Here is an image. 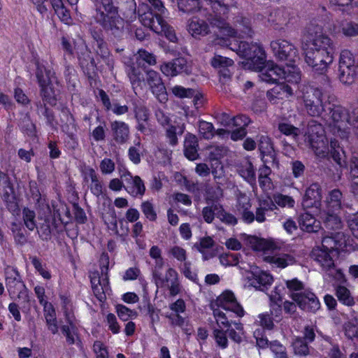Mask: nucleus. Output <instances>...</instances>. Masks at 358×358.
Here are the masks:
<instances>
[{
    "instance_id": "f257e3e1",
    "label": "nucleus",
    "mask_w": 358,
    "mask_h": 358,
    "mask_svg": "<svg viewBox=\"0 0 358 358\" xmlns=\"http://www.w3.org/2000/svg\"><path fill=\"white\" fill-rule=\"evenodd\" d=\"M303 38L309 44L305 52V61L313 71L320 76L324 85H329V79L325 75L329 65L333 62L336 45L332 39L323 33L318 24H309L305 29Z\"/></svg>"
},
{
    "instance_id": "f03ea898",
    "label": "nucleus",
    "mask_w": 358,
    "mask_h": 358,
    "mask_svg": "<svg viewBox=\"0 0 358 358\" xmlns=\"http://www.w3.org/2000/svg\"><path fill=\"white\" fill-rule=\"evenodd\" d=\"M96 22L116 38L122 37L124 21L119 15L120 9L113 0H96Z\"/></svg>"
},
{
    "instance_id": "7ed1b4c3",
    "label": "nucleus",
    "mask_w": 358,
    "mask_h": 358,
    "mask_svg": "<svg viewBox=\"0 0 358 358\" xmlns=\"http://www.w3.org/2000/svg\"><path fill=\"white\" fill-rule=\"evenodd\" d=\"M229 48L240 57L245 59L244 66L253 71H261L266 62V56L263 47L256 43H249L234 39L229 44Z\"/></svg>"
},
{
    "instance_id": "20e7f679",
    "label": "nucleus",
    "mask_w": 358,
    "mask_h": 358,
    "mask_svg": "<svg viewBox=\"0 0 358 358\" xmlns=\"http://www.w3.org/2000/svg\"><path fill=\"white\" fill-rule=\"evenodd\" d=\"M201 3L204 6V18L212 27L226 28V18L236 7L234 0H201Z\"/></svg>"
},
{
    "instance_id": "39448f33",
    "label": "nucleus",
    "mask_w": 358,
    "mask_h": 358,
    "mask_svg": "<svg viewBox=\"0 0 358 358\" xmlns=\"http://www.w3.org/2000/svg\"><path fill=\"white\" fill-rule=\"evenodd\" d=\"M259 71L262 72L260 79L268 83H277L280 79L285 82L297 83L301 80L299 69L281 67L272 62H265Z\"/></svg>"
},
{
    "instance_id": "423d86ee",
    "label": "nucleus",
    "mask_w": 358,
    "mask_h": 358,
    "mask_svg": "<svg viewBox=\"0 0 358 358\" xmlns=\"http://www.w3.org/2000/svg\"><path fill=\"white\" fill-rule=\"evenodd\" d=\"M147 6L139 8V20L143 26L150 28L157 34L164 36L170 42L176 43L178 41L174 29L159 15L154 14L150 10L143 12Z\"/></svg>"
},
{
    "instance_id": "0eeeda50",
    "label": "nucleus",
    "mask_w": 358,
    "mask_h": 358,
    "mask_svg": "<svg viewBox=\"0 0 358 358\" xmlns=\"http://www.w3.org/2000/svg\"><path fill=\"white\" fill-rule=\"evenodd\" d=\"M304 108L312 117H319L327 112L328 101L322 100V89L313 85L304 86L301 90Z\"/></svg>"
},
{
    "instance_id": "6e6552de",
    "label": "nucleus",
    "mask_w": 358,
    "mask_h": 358,
    "mask_svg": "<svg viewBox=\"0 0 358 358\" xmlns=\"http://www.w3.org/2000/svg\"><path fill=\"white\" fill-rule=\"evenodd\" d=\"M4 275L6 286L10 296L17 295L19 299L28 303L29 301V291L17 269L7 266L4 269Z\"/></svg>"
},
{
    "instance_id": "1a4fd4ad",
    "label": "nucleus",
    "mask_w": 358,
    "mask_h": 358,
    "mask_svg": "<svg viewBox=\"0 0 358 358\" xmlns=\"http://www.w3.org/2000/svg\"><path fill=\"white\" fill-rule=\"evenodd\" d=\"M271 48L277 59L286 62L287 67L298 69L296 66V62L299 59L298 50L292 43L278 39L271 43Z\"/></svg>"
},
{
    "instance_id": "9d476101",
    "label": "nucleus",
    "mask_w": 358,
    "mask_h": 358,
    "mask_svg": "<svg viewBox=\"0 0 358 358\" xmlns=\"http://www.w3.org/2000/svg\"><path fill=\"white\" fill-rule=\"evenodd\" d=\"M227 19L228 17L226 18V28H212L217 29L220 34L227 36H236L239 35L242 37H251L252 36L253 31L252 29L251 20L250 18L243 16L242 14H238L233 18L234 27H232L227 22Z\"/></svg>"
},
{
    "instance_id": "9b49d317",
    "label": "nucleus",
    "mask_w": 358,
    "mask_h": 358,
    "mask_svg": "<svg viewBox=\"0 0 358 358\" xmlns=\"http://www.w3.org/2000/svg\"><path fill=\"white\" fill-rule=\"evenodd\" d=\"M322 248L314 249L312 251V257L322 268V269L331 270L334 266V262L330 256V252L336 250V245L334 242V234L326 236L322 241Z\"/></svg>"
},
{
    "instance_id": "f8f14e48",
    "label": "nucleus",
    "mask_w": 358,
    "mask_h": 358,
    "mask_svg": "<svg viewBox=\"0 0 358 358\" xmlns=\"http://www.w3.org/2000/svg\"><path fill=\"white\" fill-rule=\"evenodd\" d=\"M146 73V83L155 96L162 103H166L168 101V94L164 83L160 74L154 70H148Z\"/></svg>"
},
{
    "instance_id": "ddd939ff",
    "label": "nucleus",
    "mask_w": 358,
    "mask_h": 358,
    "mask_svg": "<svg viewBox=\"0 0 358 358\" xmlns=\"http://www.w3.org/2000/svg\"><path fill=\"white\" fill-rule=\"evenodd\" d=\"M291 297L299 307L306 312L315 313L320 308V302L312 292L292 293Z\"/></svg>"
},
{
    "instance_id": "4468645a",
    "label": "nucleus",
    "mask_w": 358,
    "mask_h": 358,
    "mask_svg": "<svg viewBox=\"0 0 358 358\" xmlns=\"http://www.w3.org/2000/svg\"><path fill=\"white\" fill-rule=\"evenodd\" d=\"M257 143L262 162L271 163V166H278V161L271 138L267 135H259Z\"/></svg>"
},
{
    "instance_id": "2eb2a0df",
    "label": "nucleus",
    "mask_w": 358,
    "mask_h": 358,
    "mask_svg": "<svg viewBox=\"0 0 358 358\" xmlns=\"http://www.w3.org/2000/svg\"><path fill=\"white\" fill-rule=\"evenodd\" d=\"M215 304L225 310L234 313L238 317H243L245 311L243 307L238 303L234 293L231 291H225L219 296Z\"/></svg>"
},
{
    "instance_id": "dca6fc26",
    "label": "nucleus",
    "mask_w": 358,
    "mask_h": 358,
    "mask_svg": "<svg viewBox=\"0 0 358 358\" xmlns=\"http://www.w3.org/2000/svg\"><path fill=\"white\" fill-rule=\"evenodd\" d=\"M134 113L136 121V130L142 134L146 136L151 135L154 131L150 122L148 109L144 106H135Z\"/></svg>"
},
{
    "instance_id": "f3484780",
    "label": "nucleus",
    "mask_w": 358,
    "mask_h": 358,
    "mask_svg": "<svg viewBox=\"0 0 358 358\" xmlns=\"http://www.w3.org/2000/svg\"><path fill=\"white\" fill-rule=\"evenodd\" d=\"M327 112L325 115H329L334 122L335 126L339 129L341 127L348 122L350 124V112H348L344 107L339 104H335L328 101Z\"/></svg>"
},
{
    "instance_id": "a211bd4d",
    "label": "nucleus",
    "mask_w": 358,
    "mask_h": 358,
    "mask_svg": "<svg viewBox=\"0 0 358 358\" xmlns=\"http://www.w3.org/2000/svg\"><path fill=\"white\" fill-rule=\"evenodd\" d=\"M121 179L124 181V189L132 196H143L145 194V187L139 176L133 177L130 172L127 171L121 175Z\"/></svg>"
},
{
    "instance_id": "6ab92c4d",
    "label": "nucleus",
    "mask_w": 358,
    "mask_h": 358,
    "mask_svg": "<svg viewBox=\"0 0 358 358\" xmlns=\"http://www.w3.org/2000/svg\"><path fill=\"white\" fill-rule=\"evenodd\" d=\"M246 278L248 281L249 286L253 287L257 289L262 290L263 287H266L271 285L273 277L269 273L260 271L257 267L253 268L252 271L247 272Z\"/></svg>"
},
{
    "instance_id": "aec40b11",
    "label": "nucleus",
    "mask_w": 358,
    "mask_h": 358,
    "mask_svg": "<svg viewBox=\"0 0 358 358\" xmlns=\"http://www.w3.org/2000/svg\"><path fill=\"white\" fill-rule=\"evenodd\" d=\"M210 27L211 25L206 18L203 20L196 16L190 18L187 24L188 32L195 38L210 34Z\"/></svg>"
},
{
    "instance_id": "412c9836",
    "label": "nucleus",
    "mask_w": 358,
    "mask_h": 358,
    "mask_svg": "<svg viewBox=\"0 0 358 358\" xmlns=\"http://www.w3.org/2000/svg\"><path fill=\"white\" fill-rule=\"evenodd\" d=\"M321 188L317 183H313L306 189L302 205L306 208H318L321 204Z\"/></svg>"
},
{
    "instance_id": "4be33fe9",
    "label": "nucleus",
    "mask_w": 358,
    "mask_h": 358,
    "mask_svg": "<svg viewBox=\"0 0 358 358\" xmlns=\"http://www.w3.org/2000/svg\"><path fill=\"white\" fill-rule=\"evenodd\" d=\"M160 69L167 76H175L178 73L187 72V62L183 57L176 58L171 62L162 64Z\"/></svg>"
},
{
    "instance_id": "5701e85b",
    "label": "nucleus",
    "mask_w": 358,
    "mask_h": 358,
    "mask_svg": "<svg viewBox=\"0 0 358 358\" xmlns=\"http://www.w3.org/2000/svg\"><path fill=\"white\" fill-rule=\"evenodd\" d=\"M292 95V88L284 82L276 84L266 92L267 99L273 104L277 103L278 100L287 99Z\"/></svg>"
},
{
    "instance_id": "b1692460",
    "label": "nucleus",
    "mask_w": 358,
    "mask_h": 358,
    "mask_svg": "<svg viewBox=\"0 0 358 358\" xmlns=\"http://www.w3.org/2000/svg\"><path fill=\"white\" fill-rule=\"evenodd\" d=\"M183 148L184 155L189 160L194 161L199 158V141L194 134L189 132L185 134Z\"/></svg>"
},
{
    "instance_id": "393cba45",
    "label": "nucleus",
    "mask_w": 358,
    "mask_h": 358,
    "mask_svg": "<svg viewBox=\"0 0 358 358\" xmlns=\"http://www.w3.org/2000/svg\"><path fill=\"white\" fill-rule=\"evenodd\" d=\"M327 203L329 211L335 212L344 208H351V206L345 202L343 193L339 189H334L329 192Z\"/></svg>"
},
{
    "instance_id": "a878e982",
    "label": "nucleus",
    "mask_w": 358,
    "mask_h": 358,
    "mask_svg": "<svg viewBox=\"0 0 358 358\" xmlns=\"http://www.w3.org/2000/svg\"><path fill=\"white\" fill-rule=\"evenodd\" d=\"M215 245V243L210 236H205L194 243V248L202 254L203 259L206 261L216 256L217 252L214 250Z\"/></svg>"
},
{
    "instance_id": "bb28decb",
    "label": "nucleus",
    "mask_w": 358,
    "mask_h": 358,
    "mask_svg": "<svg viewBox=\"0 0 358 358\" xmlns=\"http://www.w3.org/2000/svg\"><path fill=\"white\" fill-rule=\"evenodd\" d=\"M113 140L118 144L125 143L129 137V127L124 122L114 121L110 124Z\"/></svg>"
},
{
    "instance_id": "cd10ccee",
    "label": "nucleus",
    "mask_w": 358,
    "mask_h": 358,
    "mask_svg": "<svg viewBox=\"0 0 358 358\" xmlns=\"http://www.w3.org/2000/svg\"><path fill=\"white\" fill-rule=\"evenodd\" d=\"M4 182L6 184V189L3 192L2 199L5 202L7 209L10 213L13 214L17 213L20 211V208L13 186L8 178H6Z\"/></svg>"
},
{
    "instance_id": "c85d7f7f",
    "label": "nucleus",
    "mask_w": 358,
    "mask_h": 358,
    "mask_svg": "<svg viewBox=\"0 0 358 358\" xmlns=\"http://www.w3.org/2000/svg\"><path fill=\"white\" fill-rule=\"evenodd\" d=\"M250 199L245 194L238 197L236 206V210L241 215L243 220L246 223H252L255 220V214L250 210Z\"/></svg>"
},
{
    "instance_id": "c756f323",
    "label": "nucleus",
    "mask_w": 358,
    "mask_h": 358,
    "mask_svg": "<svg viewBox=\"0 0 358 358\" xmlns=\"http://www.w3.org/2000/svg\"><path fill=\"white\" fill-rule=\"evenodd\" d=\"M36 77L37 78L39 87L42 86V82L44 85L58 83L55 71L51 69H46L44 65L40 64L38 62L36 63Z\"/></svg>"
},
{
    "instance_id": "7c9ffc66",
    "label": "nucleus",
    "mask_w": 358,
    "mask_h": 358,
    "mask_svg": "<svg viewBox=\"0 0 358 358\" xmlns=\"http://www.w3.org/2000/svg\"><path fill=\"white\" fill-rule=\"evenodd\" d=\"M289 13L284 8H277L271 12L268 22L275 29H282L289 22Z\"/></svg>"
},
{
    "instance_id": "2f4dec72",
    "label": "nucleus",
    "mask_w": 358,
    "mask_h": 358,
    "mask_svg": "<svg viewBox=\"0 0 358 358\" xmlns=\"http://www.w3.org/2000/svg\"><path fill=\"white\" fill-rule=\"evenodd\" d=\"M178 9L185 13H199L204 17V6L201 0H177Z\"/></svg>"
},
{
    "instance_id": "473e14b6",
    "label": "nucleus",
    "mask_w": 358,
    "mask_h": 358,
    "mask_svg": "<svg viewBox=\"0 0 358 358\" xmlns=\"http://www.w3.org/2000/svg\"><path fill=\"white\" fill-rule=\"evenodd\" d=\"M320 219L326 229L336 231L342 229L343 224L341 217L334 212L324 211L321 213Z\"/></svg>"
},
{
    "instance_id": "72a5a7b5",
    "label": "nucleus",
    "mask_w": 358,
    "mask_h": 358,
    "mask_svg": "<svg viewBox=\"0 0 358 358\" xmlns=\"http://www.w3.org/2000/svg\"><path fill=\"white\" fill-rule=\"evenodd\" d=\"M301 229L308 233L317 232L320 229V222L310 213H302L299 217Z\"/></svg>"
},
{
    "instance_id": "f704fd0d",
    "label": "nucleus",
    "mask_w": 358,
    "mask_h": 358,
    "mask_svg": "<svg viewBox=\"0 0 358 358\" xmlns=\"http://www.w3.org/2000/svg\"><path fill=\"white\" fill-rule=\"evenodd\" d=\"M36 228L39 237L44 241H48L56 228V220L55 218L45 217Z\"/></svg>"
},
{
    "instance_id": "c9c22d12",
    "label": "nucleus",
    "mask_w": 358,
    "mask_h": 358,
    "mask_svg": "<svg viewBox=\"0 0 358 358\" xmlns=\"http://www.w3.org/2000/svg\"><path fill=\"white\" fill-rule=\"evenodd\" d=\"M348 180L350 182V192L358 199V158L352 156L350 161Z\"/></svg>"
},
{
    "instance_id": "e433bc0d",
    "label": "nucleus",
    "mask_w": 358,
    "mask_h": 358,
    "mask_svg": "<svg viewBox=\"0 0 358 358\" xmlns=\"http://www.w3.org/2000/svg\"><path fill=\"white\" fill-rule=\"evenodd\" d=\"M185 131V123L171 124L165 127V136L169 144L176 146L178 144V135L181 136Z\"/></svg>"
},
{
    "instance_id": "4c0bfd02",
    "label": "nucleus",
    "mask_w": 358,
    "mask_h": 358,
    "mask_svg": "<svg viewBox=\"0 0 358 358\" xmlns=\"http://www.w3.org/2000/svg\"><path fill=\"white\" fill-rule=\"evenodd\" d=\"M292 347L294 354L301 357L310 355L314 352V348L310 345V343L301 338V336H296L294 338Z\"/></svg>"
},
{
    "instance_id": "58836bf2",
    "label": "nucleus",
    "mask_w": 358,
    "mask_h": 358,
    "mask_svg": "<svg viewBox=\"0 0 358 358\" xmlns=\"http://www.w3.org/2000/svg\"><path fill=\"white\" fill-rule=\"evenodd\" d=\"M338 78L340 81L344 84H352L358 73V59L357 60L356 66L346 67L345 66L338 67Z\"/></svg>"
},
{
    "instance_id": "ea45409f",
    "label": "nucleus",
    "mask_w": 358,
    "mask_h": 358,
    "mask_svg": "<svg viewBox=\"0 0 358 358\" xmlns=\"http://www.w3.org/2000/svg\"><path fill=\"white\" fill-rule=\"evenodd\" d=\"M119 6L120 13L125 18L136 17V4L134 0H113Z\"/></svg>"
},
{
    "instance_id": "a19ab883",
    "label": "nucleus",
    "mask_w": 358,
    "mask_h": 358,
    "mask_svg": "<svg viewBox=\"0 0 358 358\" xmlns=\"http://www.w3.org/2000/svg\"><path fill=\"white\" fill-rule=\"evenodd\" d=\"M127 76L136 94L137 90H142V83L144 81V77L141 70L134 66H130L127 71Z\"/></svg>"
},
{
    "instance_id": "79ce46f5",
    "label": "nucleus",
    "mask_w": 358,
    "mask_h": 358,
    "mask_svg": "<svg viewBox=\"0 0 358 358\" xmlns=\"http://www.w3.org/2000/svg\"><path fill=\"white\" fill-rule=\"evenodd\" d=\"M40 87L39 94L44 102L48 103L50 106H54L57 104V95L54 89V84L44 85Z\"/></svg>"
},
{
    "instance_id": "37998d69",
    "label": "nucleus",
    "mask_w": 358,
    "mask_h": 358,
    "mask_svg": "<svg viewBox=\"0 0 358 358\" xmlns=\"http://www.w3.org/2000/svg\"><path fill=\"white\" fill-rule=\"evenodd\" d=\"M264 259L266 262L273 264L276 265L277 267L282 268L294 263V258L287 254H283L282 255L266 256L264 257Z\"/></svg>"
},
{
    "instance_id": "c03bdc74",
    "label": "nucleus",
    "mask_w": 358,
    "mask_h": 358,
    "mask_svg": "<svg viewBox=\"0 0 358 358\" xmlns=\"http://www.w3.org/2000/svg\"><path fill=\"white\" fill-rule=\"evenodd\" d=\"M64 115L66 117V122L62 125V130L64 131L71 140H74L76 133L77 131L76 124L73 115L68 110L63 111Z\"/></svg>"
},
{
    "instance_id": "a18cd8bd",
    "label": "nucleus",
    "mask_w": 358,
    "mask_h": 358,
    "mask_svg": "<svg viewBox=\"0 0 358 358\" xmlns=\"http://www.w3.org/2000/svg\"><path fill=\"white\" fill-rule=\"evenodd\" d=\"M165 317L169 320V324L171 327H179L184 331L185 334H191L189 332V329L187 327L188 321L180 314L166 313Z\"/></svg>"
},
{
    "instance_id": "49530a36",
    "label": "nucleus",
    "mask_w": 358,
    "mask_h": 358,
    "mask_svg": "<svg viewBox=\"0 0 358 358\" xmlns=\"http://www.w3.org/2000/svg\"><path fill=\"white\" fill-rule=\"evenodd\" d=\"M87 175L91 179L90 190L94 196L99 197L103 194L102 183L93 169L91 168L88 170Z\"/></svg>"
},
{
    "instance_id": "de8ad7c7",
    "label": "nucleus",
    "mask_w": 358,
    "mask_h": 358,
    "mask_svg": "<svg viewBox=\"0 0 358 358\" xmlns=\"http://www.w3.org/2000/svg\"><path fill=\"white\" fill-rule=\"evenodd\" d=\"M215 210H217V217L223 223L230 225H235L237 224L238 220L236 217L234 215L226 212L221 204L215 203Z\"/></svg>"
},
{
    "instance_id": "09e8293b",
    "label": "nucleus",
    "mask_w": 358,
    "mask_h": 358,
    "mask_svg": "<svg viewBox=\"0 0 358 358\" xmlns=\"http://www.w3.org/2000/svg\"><path fill=\"white\" fill-rule=\"evenodd\" d=\"M30 194L31 197L35 202V205L39 208L48 206L45 196H43L38 187V185L35 181H31L29 182Z\"/></svg>"
},
{
    "instance_id": "8fccbe9b",
    "label": "nucleus",
    "mask_w": 358,
    "mask_h": 358,
    "mask_svg": "<svg viewBox=\"0 0 358 358\" xmlns=\"http://www.w3.org/2000/svg\"><path fill=\"white\" fill-rule=\"evenodd\" d=\"M341 31L346 38L358 36V23L354 21H343L341 22Z\"/></svg>"
},
{
    "instance_id": "3c124183",
    "label": "nucleus",
    "mask_w": 358,
    "mask_h": 358,
    "mask_svg": "<svg viewBox=\"0 0 358 358\" xmlns=\"http://www.w3.org/2000/svg\"><path fill=\"white\" fill-rule=\"evenodd\" d=\"M270 315L278 322L280 320L282 314V299L280 295L271 296Z\"/></svg>"
},
{
    "instance_id": "603ef678",
    "label": "nucleus",
    "mask_w": 358,
    "mask_h": 358,
    "mask_svg": "<svg viewBox=\"0 0 358 358\" xmlns=\"http://www.w3.org/2000/svg\"><path fill=\"white\" fill-rule=\"evenodd\" d=\"M278 129L281 134L291 136L294 140H296L301 134V129L287 122H279Z\"/></svg>"
},
{
    "instance_id": "864d4df0",
    "label": "nucleus",
    "mask_w": 358,
    "mask_h": 358,
    "mask_svg": "<svg viewBox=\"0 0 358 358\" xmlns=\"http://www.w3.org/2000/svg\"><path fill=\"white\" fill-rule=\"evenodd\" d=\"M336 296L340 302L346 306H352L355 303L350 290L344 286L339 285L336 287Z\"/></svg>"
},
{
    "instance_id": "5fc2aeb1",
    "label": "nucleus",
    "mask_w": 358,
    "mask_h": 358,
    "mask_svg": "<svg viewBox=\"0 0 358 358\" xmlns=\"http://www.w3.org/2000/svg\"><path fill=\"white\" fill-rule=\"evenodd\" d=\"M20 127L23 133L28 136L32 137L36 136V126L31 121L30 116L25 115L20 120Z\"/></svg>"
},
{
    "instance_id": "6e6d98bb",
    "label": "nucleus",
    "mask_w": 358,
    "mask_h": 358,
    "mask_svg": "<svg viewBox=\"0 0 358 358\" xmlns=\"http://www.w3.org/2000/svg\"><path fill=\"white\" fill-rule=\"evenodd\" d=\"M344 219L352 235L358 239V212L352 213H345Z\"/></svg>"
},
{
    "instance_id": "4d7b16f0",
    "label": "nucleus",
    "mask_w": 358,
    "mask_h": 358,
    "mask_svg": "<svg viewBox=\"0 0 358 358\" xmlns=\"http://www.w3.org/2000/svg\"><path fill=\"white\" fill-rule=\"evenodd\" d=\"M199 131L200 135L207 140L211 139L215 136V132L213 124L204 120L199 122Z\"/></svg>"
},
{
    "instance_id": "13d9d810",
    "label": "nucleus",
    "mask_w": 358,
    "mask_h": 358,
    "mask_svg": "<svg viewBox=\"0 0 358 358\" xmlns=\"http://www.w3.org/2000/svg\"><path fill=\"white\" fill-rule=\"evenodd\" d=\"M24 229L20 224L13 222L12 224V231L14 234V239L17 244L24 245L27 243V236L24 233Z\"/></svg>"
},
{
    "instance_id": "bf43d9fd",
    "label": "nucleus",
    "mask_w": 358,
    "mask_h": 358,
    "mask_svg": "<svg viewBox=\"0 0 358 358\" xmlns=\"http://www.w3.org/2000/svg\"><path fill=\"white\" fill-rule=\"evenodd\" d=\"M240 174L248 182L252 184L256 182L255 170L250 162H247L239 170Z\"/></svg>"
},
{
    "instance_id": "052dcab7",
    "label": "nucleus",
    "mask_w": 358,
    "mask_h": 358,
    "mask_svg": "<svg viewBox=\"0 0 358 358\" xmlns=\"http://www.w3.org/2000/svg\"><path fill=\"white\" fill-rule=\"evenodd\" d=\"M143 310L145 311L146 314L149 315L151 327L155 330V324L159 321V313L160 310L157 309L149 301H148L146 304L143 306Z\"/></svg>"
},
{
    "instance_id": "680f3d73",
    "label": "nucleus",
    "mask_w": 358,
    "mask_h": 358,
    "mask_svg": "<svg viewBox=\"0 0 358 358\" xmlns=\"http://www.w3.org/2000/svg\"><path fill=\"white\" fill-rule=\"evenodd\" d=\"M213 338L217 345L224 349L228 346V339L227 330H224L222 327L215 328L213 329Z\"/></svg>"
},
{
    "instance_id": "e2e57ef3",
    "label": "nucleus",
    "mask_w": 358,
    "mask_h": 358,
    "mask_svg": "<svg viewBox=\"0 0 358 358\" xmlns=\"http://www.w3.org/2000/svg\"><path fill=\"white\" fill-rule=\"evenodd\" d=\"M273 199L275 206L278 205L282 208H293L295 204V201L292 196L284 195L282 194H275L273 196Z\"/></svg>"
},
{
    "instance_id": "0e129e2a",
    "label": "nucleus",
    "mask_w": 358,
    "mask_h": 358,
    "mask_svg": "<svg viewBox=\"0 0 358 358\" xmlns=\"http://www.w3.org/2000/svg\"><path fill=\"white\" fill-rule=\"evenodd\" d=\"M211 65L215 68H218L220 70L226 67H233L234 65V61L228 57H222L219 55H215L211 59Z\"/></svg>"
},
{
    "instance_id": "69168bd1",
    "label": "nucleus",
    "mask_w": 358,
    "mask_h": 358,
    "mask_svg": "<svg viewBox=\"0 0 358 358\" xmlns=\"http://www.w3.org/2000/svg\"><path fill=\"white\" fill-rule=\"evenodd\" d=\"M241 255L239 253H225L220 256L221 264L225 266H236L239 263Z\"/></svg>"
},
{
    "instance_id": "338daca9",
    "label": "nucleus",
    "mask_w": 358,
    "mask_h": 358,
    "mask_svg": "<svg viewBox=\"0 0 358 358\" xmlns=\"http://www.w3.org/2000/svg\"><path fill=\"white\" fill-rule=\"evenodd\" d=\"M22 217L27 228L30 231H33L36 227L35 212L28 208H24L22 211Z\"/></svg>"
},
{
    "instance_id": "774afa93",
    "label": "nucleus",
    "mask_w": 358,
    "mask_h": 358,
    "mask_svg": "<svg viewBox=\"0 0 358 358\" xmlns=\"http://www.w3.org/2000/svg\"><path fill=\"white\" fill-rule=\"evenodd\" d=\"M270 349L274 354L275 358H288L286 348L279 341H273L270 342Z\"/></svg>"
}]
</instances>
